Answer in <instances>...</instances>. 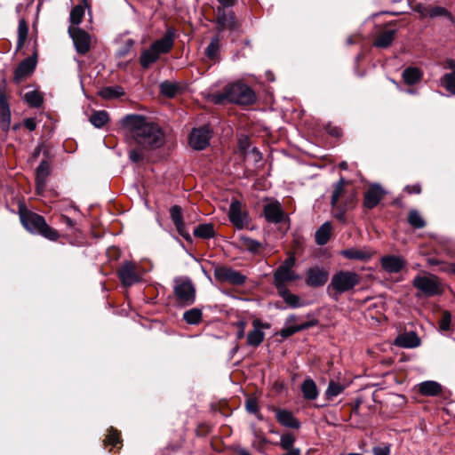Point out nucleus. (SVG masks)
<instances>
[{
  "instance_id": "obj_1",
  "label": "nucleus",
  "mask_w": 455,
  "mask_h": 455,
  "mask_svg": "<svg viewBox=\"0 0 455 455\" xmlns=\"http://www.w3.org/2000/svg\"><path fill=\"white\" fill-rule=\"evenodd\" d=\"M126 134L138 145L147 149L160 148L164 144V133L160 127L140 115H127L122 119Z\"/></svg>"
},
{
  "instance_id": "obj_2",
  "label": "nucleus",
  "mask_w": 455,
  "mask_h": 455,
  "mask_svg": "<svg viewBox=\"0 0 455 455\" xmlns=\"http://www.w3.org/2000/svg\"><path fill=\"white\" fill-rule=\"evenodd\" d=\"M225 100L240 105H250L256 100L253 91L243 84H233L228 85L222 93L215 94L213 101L216 104Z\"/></svg>"
},
{
  "instance_id": "obj_3",
  "label": "nucleus",
  "mask_w": 455,
  "mask_h": 455,
  "mask_svg": "<svg viewBox=\"0 0 455 455\" xmlns=\"http://www.w3.org/2000/svg\"><path fill=\"white\" fill-rule=\"evenodd\" d=\"M20 218L24 228L29 232L39 234L52 241H56L59 238L57 230L49 227L43 216L25 211L20 212Z\"/></svg>"
},
{
  "instance_id": "obj_4",
  "label": "nucleus",
  "mask_w": 455,
  "mask_h": 455,
  "mask_svg": "<svg viewBox=\"0 0 455 455\" xmlns=\"http://www.w3.org/2000/svg\"><path fill=\"white\" fill-rule=\"evenodd\" d=\"M360 281L361 277L355 272L340 270L332 275L327 289L329 292L335 291L340 294L352 290Z\"/></svg>"
},
{
  "instance_id": "obj_5",
  "label": "nucleus",
  "mask_w": 455,
  "mask_h": 455,
  "mask_svg": "<svg viewBox=\"0 0 455 455\" xmlns=\"http://www.w3.org/2000/svg\"><path fill=\"white\" fill-rule=\"evenodd\" d=\"M295 262L296 259L291 255L276 268L274 273V284L276 289L286 288V283L300 279V275L293 270Z\"/></svg>"
},
{
  "instance_id": "obj_6",
  "label": "nucleus",
  "mask_w": 455,
  "mask_h": 455,
  "mask_svg": "<svg viewBox=\"0 0 455 455\" xmlns=\"http://www.w3.org/2000/svg\"><path fill=\"white\" fill-rule=\"evenodd\" d=\"M173 293L183 306H190L196 301V287L188 277H179L174 281Z\"/></svg>"
},
{
  "instance_id": "obj_7",
  "label": "nucleus",
  "mask_w": 455,
  "mask_h": 455,
  "mask_svg": "<svg viewBox=\"0 0 455 455\" xmlns=\"http://www.w3.org/2000/svg\"><path fill=\"white\" fill-rule=\"evenodd\" d=\"M68 34L73 40L77 53L85 55L91 49V36L84 29L73 26H69Z\"/></svg>"
},
{
  "instance_id": "obj_8",
  "label": "nucleus",
  "mask_w": 455,
  "mask_h": 455,
  "mask_svg": "<svg viewBox=\"0 0 455 455\" xmlns=\"http://www.w3.org/2000/svg\"><path fill=\"white\" fill-rule=\"evenodd\" d=\"M413 285L424 295L432 297L441 292V284L435 275L420 276L413 279Z\"/></svg>"
},
{
  "instance_id": "obj_9",
  "label": "nucleus",
  "mask_w": 455,
  "mask_h": 455,
  "mask_svg": "<svg viewBox=\"0 0 455 455\" xmlns=\"http://www.w3.org/2000/svg\"><path fill=\"white\" fill-rule=\"evenodd\" d=\"M214 277L219 282L228 283L233 285H242L246 281V276L241 272L224 266L215 268Z\"/></svg>"
},
{
  "instance_id": "obj_10",
  "label": "nucleus",
  "mask_w": 455,
  "mask_h": 455,
  "mask_svg": "<svg viewBox=\"0 0 455 455\" xmlns=\"http://www.w3.org/2000/svg\"><path fill=\"white\" fill-rule=\"evenodd\" d=\"M210 138L208 126L193 129L189 136V145L196 150H203L209 145Z\"/></svg>"
},
{
  "instance_id": "obj_11",
  "label": "nucleus",
  "mask_w": 455,
  "mask_h": 455,
  "mask_svg": "<svg viewBox=\"0 0 455 455\" xmlns=\"http://www.w3.org/2000/svg\"><path fill=\"white\" fill-rule=\"evenodd\" d=\"M252 326L253 329L247 334L246 343L250 347H257L262 343L265 338L263 331L269 329L270 324L268 323H263L259 319H254L252 321Z\"/></svg>"
},
{
  "instance_id": "obj_12",
  "label": "nucleus",
  "mask_w": 455,
  "mask_h": 455,
  "mask_svg": "<svg viewBox=\"0 0 455 455\" xmlns=\"http://www.w3.org/2000/svg\"><path fill=\"white\" fill-rule=\"evenodd\" d=\"M176 38V30L173 28H168L164 36L155 41L150 46L159 54L168 53L173 47Z\"/></svg>"
},
{
  "instance_id": "obj_13",
  "label": "nucleus",
  "mask_w": 455,
  "mask_h": 455,
  "mask_svg": "<svg viewBox=\"0 0 455 455\" xmlns=\"http://www.w3.org/2000/svg\"><path fill=\"white\" fill-rule=\"evenodd\" d=\"M118 276L125 286H132L140 282V276L137 274L136 265L127 261L124 263L117 271Z\"/></svg>"
},
{
  "instance_id": "obj_14",
  "label": "nucleus",
  "mask_w": 455,
  "mask_h": 455,
  "mask_svg": "<svg viewBox=\"0 0 455 455\" xmlns=\"http://www.w3.org/2000/svg\"><path fill=\"white\" fill-rule=\"evenodd\" d=\"M329 274L320 267H313L306 273V283L310 287L323 286L328 281Z\"/></svg>"
},
{
  "instance_id": "obj_15",
  "label": "nucleus",
  "mask_w": 455,
  "mask_h": 455,
  "mask_svg": "<svg viewBox=\"0 0 455 455\" xmlns=\"http://www.w3.org/2000/svg\"><path fill=\"white\" fill-rule=\"evenodd\" d=\"M170 216L176 228L177 232L187 241L191 242V235L188 232L183 221L182 208L173 205L170 208Z\"/></svg>"
},
{
  "instance_id": "obj_16",
  "label": "nucleus",
  "mask_w": 455,
  "mask_h": 455,
  "mask_svg": "<svg viewBox=\"0 0 455 455\" xmlns=\"http://www.w3.org/2000/svg\"><path fill=\"white\" fill-rule=\"evenodd\" d=\"M385 195V191L379 184H373L369 187L364 194L363 206L367 209H373L381 201Z\"/></svg>"
},
{
  "instance_id": "obj_17",
  "label": "nucleus",
  "mask_w": 455,
  "mask_h": 455,
  "mask_svg": "<svg viewBox=\"0 0 455 455\" xmlns=\"http://www.w3.org/2000/svg\"><path fill=\"white\" fill-rule=\"evenodd\" d=\"M228 217L230 222L238 229H242L246 224V214L242 212L241 204L233 201L229 205Z\"/></svg>"
},
{
  "instance_id": "obj_18",
  "label": "nucleus",
  "mask_w": 455,
  "mask_h": 455,
  "mask_svg": "<svg viewBox=\"0 0 455 455\" xmlns=\"http://www.w3.org/2000/svg\"><path fill=\"white\" fill-rule=\"evenodd\" d=\"M50 172V164L47 161L43 160L37 166L36 172V188L37 194H42L44 192Z\"/></svg>"
},
{
  "instance_id": "obj_19",
  "label": "nucleus",
  "mask_w": 455,
  "mask_h": 455,
  "mask_svg": "<svg viewBox=\"0 0 455 455\" xmlns=\"http://www.w3.org/2000/svg\"><path fill=\"white\" fill-rule=\"evenodd\" d=\"M217 21L219 25V31L224 29H235L237 28L236 20L232 11H226L223 8L218 9Z\"/></svg>"
},
{
  "instance_id": "obj_20",
  "label": "nucleus",
  "mask_w": 455,
  "mask_h": 455,
  "mask_svg": "<svg viewBox=\"0 0 455 455\" xmlns=\"http://www.w3.org/2000/svg\"><path fill=\"white\" fill-rule=\"evenodd\" d=\"M266 220L271 223H280L283 219V211L279 203H271L264 206Z\"/></svg>"
},
{
  "instance_id": "obj_21",
  "label": "nucleus",
  "mask_w": 455,
  "mask_h": 455,
  "mask_svg": "<svg viewBox=\"0 0 455 455\" xmlns=\"http://www.w3.org/2000/svg\"><path fill=\"white\" fill-rule=\"evenodd\" d=\"M420 340L413 331L398 335L395 339V345L400 347L412 348L419 346Z\"/></svg>"
},
{
  "instance_id": "obj_22",
  "label": "nucleus",
  "mask_w": 455,
  "mask_h": 455,
  "mask_svg": "<svg viewBox=\"0 0 455 455\" xmlns=\"http://www.w3.org/2000/svg\"><path fill=\"white\" fill-rule=\"evenodd\" d=\"M275 418L277 421L284 427L293 429H298L300 427L299 420L289 411L276 410Z\"/></svg>"
},
{
  "instance_id": "obj_23",
  "label": "nucleus",
  "mask_w": 455,
  "mask_h": 455,
  "mask_svg": "<svg viewBox=\"0 0 455 455\" xmlns=\"http://www.w3.org/2000/svg\"><path fill=\"white\" fill-rule=\"evenodd\" d=\"M404 264V260L396 256H386L381 259V266L388 273H398Z\"/></svg>"
},
{
  "instance_id": "obj_24",
  "label": "nucleus",
  "mask_w": 455,
  "mask_h": 455,
  "mask_svg": "<svg viewBox=\"0 0 455 455\" xmlns=\"http://www.w3.org/2000/svg\"><path fill=\"white\" fill-rule=\"evenodd\" d=\"M418 389L420 395L425 396H436L443 391L440 383L434 380H427L419 384Z\"/></svg>"
},
{
  "instance_id": "obj_25",
  "label": "nucleus",
  "mask_w": 455,
  "mask_h": 455,
  "mask_svg": "<svg viewBox=\"0 0 455 455\" xmlns=\"http://www.w3.org/2000/svg\"><path fill=\"white\" fill-rule=\"evenodd\" d=\"M36 68V61L31 59L28 58L22 60L14 72V79L16 82H20L22 78L26 77L29 74L32 73V71Z\"/></svg>"
},
{
  "instance_id": "obj_26",
  "label": "nucleus",
  "mask_w": 455,
  "mask_h": 455,
  "mask_svg": "<svg viewBox=\"0 0 455 455\" xmlns=\"http://www.w3.org/2000/svg\"><path fill=\"white\" fill-rule=\"evenodd\" d=\"M278 295L283 299V301L292 308L301 307L305 306L306 304L301 300V299L296 295L291 292V291L286 288H279L276 289Z\"/></svg>"
},
{
  "instance_id": "obj_27",
  "label": "nucleus",
  "mask_w": 455,
  "mask_h": 455,
  "mask_svg": "<svg viewBox=\"0 0 455 455\" xmlns=\"http://www.w3.org/2000/svg\"><path fill=\"white\" fill-rule=\"evenodd\" d=\"M396 34L395 29H388L380 32L376 36L373 45L379 48H387L391 45Z\"/></svg>"
},
{
  "instance_id": "obj_28",
  "label": "nucleus",
  "mask_w": 455,
  "mask_h": 455,
  "mask_svg": "<svg viewBox=\"0 0 455 455\" xmlns=\"http://www.w3.org/2000/svg\"><path fill=\"white\" fill-rule=\"evenodd\" d=\"M332 230L331 223L324 222L315 232V240L318 245H324L328 243Z\"/></svg>"
},
{
  "instance_id": "obj_29",
  "label": "nucleus",
  "mask_w": 455,
  "mask_h": 455,
  "mask_svg": "<svg viewBox=\"0 0 455 455\" xmlns=\"http://www.w3.org/2000/svg\"><path fill=\"white\" fill-rule=\"evenodd\" d=\"M403 79L408 85H413L422 78V72L417 68H407L403 71Z\"/></svg>"
},
{
  "instance_id": "obj_30",
  "label": "nucleus",
  "mask_w": 455,
  "mask_h": 455,
  "mask_svg": "<svg viewBox=\"0 0 455 455\" xmlns=\"http://www.w3.org/2000/svg\"><path fill=\"white\" fill-rule=\"evenodd\" d=\"M301 391L305 399L315 400L318 395L317 387L312 379H307L301 385Z\"/></svg>"
},
{
  "instance_id": "obj_31",
  "label": "nucleus",
  "mask_w": 455,
  "mask_h": 455,
  "mask_svg": "<svg viewBox=\"0 0 455 455\" xmlns=\"http://www.w3.org/2000/svg\"><path fill=\"white\" fill-rule=\"evenodd\" d=\"M194 235L203 239H210L215 236L214 226L212 223H204L198 225L194 229Z\"/></svg>"
},
{
  "instance_id": "obj_32",
  "label": "nucleus",
  "mask_w": 455,
  "mask_h": 455,
  "mask_svg": "<svg viewBox=\"0 0 455 455\" xmlns=\"http://www.w3.org/2000/svg\"><path fill=\"white\" fill-rule=\"evenodd\" d=\"M160 55L150 46L143 51L140 57V62L142 68H148L151 64L156 62Z\"/></svg>"
},
{
  "instance_id": "obj_33",
  "label": "nucleus",
  "mask_w": 455,
  "mask_h": 455,
  "mask_svg": "<svg viewBox=\"0 0 455 455\" xmlns=\"http://www.w3.org/2000/svg\"><path fill=\"white\" fill-rule=\"evenodd\" d=\"M341 255L349 259L366 260L371 259V254L369 251L358 250L355 248H349L343 250Z\"/></svg>"
},
{
  "instance_id": "obj_34",
  "label": "nucleus",
  "mask_w": 455,
  "mask_h": 455,
  "mask_svg": "<svg viewBox=\"0 0 455 455\" xmlns=\"http://www.w3.org/2000/svg\"><path fill=\"white\" fill-rule=\"evenodd\" d=\"M203 312L200 308L194 307L187 310L183 314V319L188 324L196 325L201 323Z\"/></svg>"
},
{
  "instance_id": "obj_35",
  "label": "nucleus",
  "mask_w": 455,
  "mask_h": 455,
  "mask_svg": "<svg viewBox=\"0 0 455 455\" xmlns=\"http://www.w3.org/2000/svg\"><path fill=\"white\" fill-rule=\"evenodd\" d=\"M346 183L347 182H346L345 179L343 177H341L339 180V181H337L333 185V191H332V195L331 197V207H335L336 204H338L339 198L344 195V193H345L344 187H345Z\"/></svg>"
},
{
  "instance_id": "obj_36",
  "label": "nucleus",
  "mask_w": 455,
  "mask_h": 455,
  "mask_svg": "<svg viewBox=\"0 0 455 455\" xmlns=\"http://www.w3.org/2000/svg\"><path fill=\"white\" fill-rule=\"evenodd\" d=\"M86 7V5L77 4L71 10L69 17L70 26L78 27L83 20Z\"/></svg>"
},
{
  "instance_id": "obj_37",
  "label": "nucleus",
  "mask_w": 455,
  "mask_h": 455,
  "mask_svg": "<svg viewBox=\"0 0 455 455\" xmlns=\"http://www.w3.org/2000/svg\"><path fill=\"white\" fill-rule=\"evenodd\" d=\"M313 325H314V323H312V322H307V323H304L299 325H289V326L283 328L280 331L279 334L282 338L286 339V338L293 335L294 333H296L299 331L307 329Z\"/></svg>"
},
{
  "instance_id": "obj_38",
  "label": "nucleus",
  "mask_w": 455,
  "mask_h": 455,
  "mask_svg": "<svg viewBox=\"0 0 455 455\" xmlns=\"http://www.w3.org/2000/svg\"><path fill=\"white\" fill-rule=\"evenodd\" d=\"M28 35V26L24 19L19 20L17 49L20 50L25 44Z\"/></svg>"
},
{
  "instance_id": "obj_39",
  "label": "nucleus",
  "mask_w": 455,
  "mask_h": 455,
  "mask_svg": "<svg viewBox=\"0 0 455 455\" xmlns=\"http://www.w3.org/2000/svg\"><path fill=\"white\" fill-rule=\"evenodd\" d=\"M109 120L108 114L106 111H95L90 116L91 124L96 128L103 127Z\"/></svg>"
},
{
  "instance_id": "obj_40",
  "label": "nucleus",
  "mask_w": 455,
  "mask_h": 455,
  "mask_svg": "<svg viewBox=\"0 0 455 455\" xmlns=\"http://www.w3.org/2000/svg\"><path fill=\"white\" fill-rule=\"evenodd\" d=\"M429 15L428 17L431 19L437 17H445L451 23L455 22L454 17L452 14L444 7L442 6H430L429 8Z\"/></svg>"
},
{
  "instance_id": "obj_41",
  "label": "nucleus",
  "mask_w": 455,
  "mask_h": 455,
  "mask_svg": "<svg viewBox=\"0 0 455 455\" xmlns=\"http://www.w3.org/2000/svg\"><path fill=\"white\" fill-rule=\"evenodd\" d=\"M220 40L218 36L212 38L210 44H208L206 50H205V55L210 60H215L220 52Z\"/></svg>"
},
{
  "instance_id": "obj_42",
  "label": "nucleus",
  "mask_w": 455,
  "mask_h": 455,
  "mask_svg": "<svg viewBox=\"0 0 455 455\" xmlns=\"http://www.w3.org/2000/svg\"><path fill=\"white\" fill-rule=\"evenodd\" d=\"M124 94V89L120 86H109L100 92L101 98L106 100L116 99Z\"/></svg>"
},
{
  "instance_id": "obj_43",
  "label": "nucleus",
  "mask_w": 455,
  "mask_h": 455,
  "mask_svg": "<svg viewBox=\"0 0 455 455\" xmlns=\"http://www.w3.org/2000/svg\"><path fill=\"white\" fill-rule=\"evenodd\" d=\"M24 100L33 108H39L43 104V97L37 91H29L23 96Z\"/></svg>"
},
{
  "instance_id": "obj_44",
  "label": "nucleus",
  "mask_w": 455,
  "mask_h": 455,
  "mask_svg": "<svg viewBox=\"0 0 455 455\" xmlns=\"http://www.w3.org/2000/svg\"><path fill=\"white\" fill-rule=\"evenodd\" d=\"M345 389V387L340 383L335 382L333 380L330 381L328 387L325 391V396L327 399L331 400L334 397L340 395Z\"/></svg>"
},
{
  "instance_id": "obj_45",
  "label": "nucleus",
  "mask_w": 455,
  "mask_h": 455,
  "mask_svg": "<svg viewBox=\"0 0 455 455\" xmlns=\"http://www.w3.org/2000/svg\"><path fill=\"white\" fill-rule=\"evenodd\" d=\"M178 91L179 86L176 84L172 83L170 81H164L160 84V92L168 98L174 97L177 94Z\"/></svg>"
},
{
  "instance_id": "obj_46",
  "label": "nucleus",
  "mask_w": 455,
  "mask_h": 455,
  "mask_svg": "<svg viewBox=\"0 0 455 455\" xmlns=\"http://www.w3.org/2000/svg\"><path fill=\"white\" fill-rule=\"evenodd\" d=\"M408 222L414 228H422L426 226V222L416 210H411L408 215Z\"/></svg>"
},
{
  "instance_id": "obj_47",
  "label": "nucleus",
  "mask_w": 455,
  "mask_h": 455,
  "mask_svg": "<svg viewBox=\"0 0 455 455\" xmlns=\"http://www.w3.org/2000/svg\"><path fill=\"white\" fill-rule=\"evenodd\" d=\"M0 111L4 118H10L11 109L4 88H0Z\"/></svg>"
},
{
  "instance_id": "obj_48",
  "label": "nucleus",
  "mask_w": 455,
  "mask_h": 455,
  "mask_svg": "<svg viewBox=\"0 0 455 455\" xmlns=\"http://www.w3.org/2000/svg\"><path fill=\"white\" fill-rule=\"evenodd\" d=\"M442 83L446 91L455 95V73H447L442 78Z\"/></svg>"
},
{
  "instance_id": "obj_49",
  "label": "nucleus",
  "mask_w": 455,
  "mask_h": 455,
  "mask_svg": "<svg viewBox=\"0 0 455 455\" xmlns=\"http://www.w3.org/2000/svg\"><path fill=\"white\" fill-rule=\"evenodd\" d=\"M295 436L291 433H286L282 435L280 438L279 445L283 450H291L294 448Z\"/></svg>"
},
{
  "instance_id": "obj_50",
  "label": "nucleus",
  "mask_w": 455,
  "mask_h": 455,
  "mask_svg": "<svg viewBox=\"0 0 455 455\" xmlns=\"http://www.w3.org/2000/svg\"><path fill=\"white\" fill-rule=\"evenodd\" d=\"M240 240H241L242 245L244 248H246L247 250H249L250 251H252V252L257 251L259 250V248L260 247V243L258 241L253 240L251 238H249L246 236H241Z\"/></svg>"
},
{
  "instance_id": "obj_51",
  "label": "nucleus",
  "mask_w": 455,
  "mask_h": 455,
  "mask_svg": "<svg viewBox=\"0 0 455 455\" xmlns=\"http://www.w3.org/2000/svg\"><path fill=\"white\" fill-rule=\"evenodd\" d=\"M104 442L106 445H112L113 447H116L120 443L119 433L111 427Z\"/></svg>"
},
{
  "instance_id": "obj_52",
  "label": "nucleus",
  "mask_w": 455,
  "mask_h": 455,
  "mask_svg": "<svg viewBox=\"0 0 455 455\" xmlns=\"http://www.w3.org/2000/svg\"><path fill=\"white\" fill-rule=\"evenodd\" d=\"M333 208H334V212H333L334 218L337 219L338 220H339L340 222L345 223L346 222V212L348 211L347 207H345L342 204L338 205V204H337L336 206Z\"/></svg>"
},
{
  "instance_id": "obj_53",
  "label": "nucleus",
  "mask_w": 455,
  "mask_h": 455,
  "mask_svg": "<svg viewBox=\"0 0 455 455\" xmlns=\"http://www.w3.org/2000/svg\"><path fill=\"white\" fill-rule=\"evenodd\" d=\"M129 158L132 162L138 163L144 158V155L140 149H132L129 152Z\"/></svg>"
},
{
  "instance_id": "obj_54",
  "label": "nucleus",
  "mask_w": 455,
  "mask_h": 455,
  "mask_svg": "<svg viewBox=\"0 0 455 455\" xmlns=\"http://www.w3.org/2000/svg\"><path fill=\"white\" fill-rule=\"evenodd\" d=\"M439 327L442 331H448L451 327V315L445 313L439 323Z\"/></svg>"
},
{
  "instance_id": "obj_55",
  "label": "nucleus",
  "mask_w": 455,
  "mask_h": 455,
  "mask_svg": "<svg viewBox=\"0 0 455 455\" xmlns=\"http://www.w3.org/2000/svg\"><path fill=\"white\" fill-rule=\"evenodd\" d=\"M430 5H425L423 4H417L414 7L415 12L420 14L422 17H428Z\"/></svg>"
},
{
  "instance_id": "obj_56",
  "label": "nucleus",
  "mask_w": 455,
  "mask_h": 455,
  "mask_svg": "<svg viewBox=\"0 0 455 455\" xmlns=\"http://www.w3.org/2000/svg\"><path fill=\"white\" fill-rule=\"evenodd\" d=\"M246 410L251 413H257L259 407L256 399L250 398L246 401Z\"/></svg>"
},
{
  "instance_id": "obj_57",
  "label": "nucleus",
  "mask_w": 455,
  "mask_h": 455,
  "mask_svg": "<svg viewBox=\"0 0 455 455\" xmlns=\"http://www.w3.org/2000/svg\"><path fill=\"white\" fill-rule=\"evenodd\" d=\"M355 204H356L355 194L352 193L347 196V198H346L344 204H342V205H344L345 207H347L348 210H351V209L355 208Z\"/></svg>"
},
{
  "instance_id": "obj_58",
  "label": "nucleus",
  "mask_w": 455,
  "mask_h": 455,
  "mask_svg": "<svg viewBox=\"0 0 455 455\" xmlns=\"http://www.w3.org/2000/svg\"><path fill=\"white\" fill-rule=\"evenodd\" d=\"M238 143H239V148H240V149H241L243 153H245V152L248 150L249 146H250L248 137H246V136H244V135H241V136L239 137Z\"/></svg>"
},
{
  "instance_id": "obj_59",
  "label": "nucleus",
  "mask_w": 455,
  "mask_h": 455,
  "mask_svg": "<svg viewBox=\"0 0 455 455\" xmlns=\"http://www.w3.org/2000/svg\"><path fill=\"white\" fill-rule=\"evenodd\" d=\"M374 455H389L390 449L389 446H377L372 449Z\"/></svg>"
},
{
  "instance_id": "obj_60",
  "label": "nucleus",
  "mask_w": 455,
  "mask_h": 455,
  "mask_svg": "<svg viewBox=\"0 0 455 455\" xmlns=\"http://www.w3.org/2000/svg\"><path fill=\"white\" fill-rule=\"evenodd\" d=\"M245 322L244 321H239L237 322L236 323V326L238 327V331L236 332V338L238 339H241L244 337L245 335Z\"/></svg>"
},
{
  "instance_id": "obj_61",
  "label": "nucleus",
  "mask_w": 455,
  "mask_h": 455,
  "mask_svg": "<svg viewBox=\"0 0 455 455\" xmlns=\"http://www.w3.org/2000/svg\"><path fill=\"white\" fill-rule=\"evenodd\" d=\"M36 125H37L36 121V119H35V118H33V117L26 118V119L24 120V126H25L28 130H29V131H34V130H36Z\"/></svg>"
},
{
  "instance_id": "obj_62",
  "label": "nucleus",
  "mask_w": 455,
  "mask_h": 455,
  "mask_svg": "<svg viewBox=\"0 0 455 455\" xmlns=\"http://www.w3.org/2000/svg\"><path fill=\"white\" fill-rule=\"evenodd\" d=\"M405 190L409 194H419L421 192V187L419 184H415V185H411V186H407L405 188Z\"/></svg>"
},
{
  "instance_id": "obj_63",
  "label": "nucleus",
  "mask_w": 455,
  "mask_h": 455,
  "mask_svg": "<svg viewBox=\"0 0 455 455\" xmlns=\"http://www.w3.org/2000/svg\"><path fill=\"white\" fill-rule=\"evenodd\" d=\"M219 3L221 4V8H226V7H231L235 4V1L236 0H218Z\"/></svg>"
},
{
  "instance_id": "obj_64",
  "label": "nucleus",
  "mask_w": 455,
  "mask_h": 455,
  "mask_svg": "<svg viewBox=\"0 0 455 455\" xmlns=\"http://www.w3.org/2000/svg\"><path fill=\"white\" fill-rule=\"evenodd\" d=\"M285 452L282 455H300V450L299 448H291V450H284Z\"/></svg>"
}]
</instances>
